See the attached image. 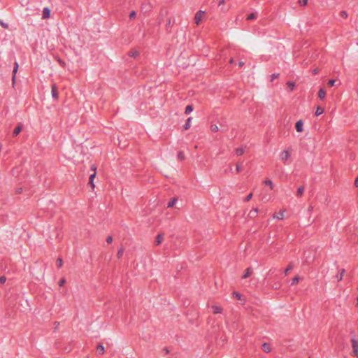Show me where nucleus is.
Wrapping results in <instances>:
<instances>
[{"label": "nucleus", "mask_w": 358, "mask_h": 358, "mask_svg": "<svg viewBox=\"0 0 358 358\" xmlns=\"http://www.w3.org/2000/svg\"><path fill=\"white\" fill-rule=\"evenodd\" d=\"M326 92L323 88H320L318 91V97L321 100L324 99L325 98Z\"/></svg>", "instance_id": "nucleus-15"}, {"label": "nucleus", "mask_w": 358, "mask_h": 358, "mask_svg": "<svg viewBox=\"0 0 358 358\" xmlns=\"http://www.w3.org/2000/svg\"><path fill=\"white\" fill-rule=\"evenodd\" d=\"M224 3H225L224 0H221V1H220L218 5H219V6H220L224 4Z\"/></svg>", "instance_id": "nucleus-50"}, {"label": "nucleus", "mask_w": 358, "mask_h": 358, "mask_svg": "<svg viewBox=\"0 0 358 358\" xmlns=\"http://www.w3.org/2000/svg\"><path fill=\"white\" fill-rule=\"evenodd\" d=\"M96 351L98 352L99 354L100 355H102L105 352V348H104V346L101 344H99L97 346H96Z\"/></svg>", "instance_id": "nucleus-16"}, {"label": "nucleus", "mask_w": 358, "mask_h": 358, "mask_svg": "<svg viewBox=\"0 0 358 358\" xmlns=\"http://www.w3.org/2000/svg\"><path fill=\"white\" fill-rule=\"evenodd\" d=\"M89 184L91 185V187H92V189H94V187H95V185H94V180H92V181H91V180H89Z\"/></svg>", "instance_id": "nucleus-47"}, {"label": "nucleus", "mask_w": 358, "mask_h": 358, "mask_svg": "<svg viewBox=\"0 0 358 358\" xmlns=\"http://www.w3.org/2000/svg\"><path fill=\"white\" fill-rule=\"evenodd\" d=\"M136 12H135L134 10H132V11L130 13V14H129V18H130V19H133V18H134V17H136Z\"/></svg>", "instance_id": "nucleus-40"}, {"label": "nucleus", "mask_w": 358, "mask_h": 358, "mask_svg": "<svg viewBox=\"0 0 358 358\" xmlns=\"http://www.w3.org/2000/svg\"><path fill=\"white\" fill-rule=\"evenodd\" d=\"M312 210H313V207H312V206H310V207L308 208V210H309V211H311Z\"/></svg>", "instance_id": "nucleus-57"}, {"label": "nucleus", "mask_w": 358, "mask_h": 358, "mask_svg": "<svg viewBox=\"0 0 358 358\" xmlns=\"http://www.w3.org/2000/svg\"><path fill=\"white\" fill-rule=\"evenodd\" d=\"M124 252V249L122 248H120L117 253V258H121Z\"/></svg>", "instance_id": "nucleus-29"}, {"label": "nucleus", "mask_w": 358, "mask_h": 358, "mask_svg": "<svg viewBox=\"0 0 358 358\" xmlns=\"http://www.w3.org/2000/svg\"><path fill=\"white\" fill-rule=\"evenodd\" d=\"M22 124H19L14 129L13 132V136L15 137V136H17L22 131Z\"/></svg>", "instance_id": "nucleus-10"}, {"label": "nucleus", "mask_w": 358, "mask_h": 358, "mask_svg": "<svg viewBox=\"0 0 358 358\" xmlns=\"http://www.w3.org/2000/svg\"><path fill=\"white\" fill-rule=\"evenodd\" d=\"M193 110V107L191 105H187L185 108V114H189Z\"/></svg>", "instance_id": "nucleus-23"}, {"label": "nucleus", "mask_w": 358, "mask_h": 358, "mask_svg": "<svg viewBox=\"0 0 358 358\" xmlns=\"http://www.w3.org/2000/svg\"><path fill=\"white\" fill-rule=\"evenodd\" d=\"M335 83H336V80H333V79L329 80L328 81V85H329V87H333V86L334 85Z\"/></svg>", "instance_id": "nucleus-35"}, {"label": "nucleus", "mask_w": 358, "mask_h": 358, "mask_svg": "<svg viewBox=\"0 0 358 358\" xmlns=\"http://www.w3.org/2000/svg\"><path fill=\"white\" fill-rule=\"evenodd\" d=\"M50 16V10L48 7L44 8L42 13V17L43 19L49 18Z\"/></svg>", "instance_id": "nucleus-6"}, {"label": "nucleus", "mask_w": 358, "mask_h": 358, "mask_svg": "<svg viewBox=\"0 0 358 358\" xmlns=\"http://www.w3.org/2000/svg\"><path fill=\"white\" fill-rule=\"evenodd\" d=\"M323 113H324V108L320 106H318L315 111V115L319 116V115H322Z\"/></svg>", "instance_id": "nucleus-22"}, {"label": "nucleus", "mask_w": 358, "mask_h": 358, "mask_svg": "<svg viewBox=\"0 0 358 358\" xmlns=\"http://www.w3.org/2000/svg\"><path fill=\"white\" fill-rule=\"evenodd\" d=\"M56 264H57V266L58 268H61L62 266V264H63L62 259V258H58L57 259Z\"/></svg>", "instance_id": "nucleus-31"}, {"label": "nucleus", "mask_w": 358, "mask_h": 358, "mask_svg": "<svg viewBox=\"0 0 358 358\" xmlns=\"http://www.w3.org/2000/svg\"><path fill=\"white\" fill-rule=\"evenodd\" d=\"M234 295H235L238 300H240L241 298V294L238 292H234Z\"/></svg>", "instance_id": "nucleus-44"}, {"label": "nucleus", "mask_w": 358, "mask_h": 358, "mask_svg": "<svg viewBox=\"0 0 358 358\" xmlns=\"http://www.w3.org/2000/svg\"><path fill=\"white\" fill-rule=\"evenodd\" d=\"M0 24L5 29H8V24L6 23H4L3 22H2L1 20H0Z\"/></svg>", "instance_id": "nucleus-41"}, {"label": "nucleus", "mask_w": 358, "mask_h": 358, "mask_svg": "<svg viewBox=\"0 0 358 358\" xmlns=\"http://www.w3.org/2000/svg\"><path fill=\"white\" fill-rule=\"evenodd\" d=\"M211 308H212L213 313L214 314L222 313V310H223V308L221 306H217V305L212 306Z\"/></svg>", "instance_id": "nucleus-5"}, {"label": "nucleus", "mask_w": 358, "mask_h": 358, "mask_svg": "<svg viewBox=\"0 0 358 358\" xmlns=\"http://www.w3.org/2000/svg\"><path fill=\"white\" fill-rule=\"evenodd\" d=\"M129 56V57H137L138 55H139V52L138 51H130L129 53H128Z\"/></svg>", "instance_id": "nucleus-26"}, {"label": "nucleus", "mask_w": 358, "mask_h": 358, "mask_svg": "<svg viewBox=\"0 0 358 358\" xmlns=\"http://www.w3.org/2000/svg\"><path fill=\"white\" fill-rule=\"evenodd\" d=\"M171 18H168L167 19V22H166V27H169L171 26Z\"/></svg>", "instance_id": "nucleus-48"}, {"label": "nucleus", "mask_w": 358, "mask_h": 358, "mask_svg": "<svg viewBox=\"0 0 358 358\" xmlns=\"http://www.w3.org/2000/svg\"><path fill=\"white\" fill-rule=\"evenodd\" d=\"M65 282H66L65 278L60 279V280L59 282V287H62L64 285Z\"/></svg>", "instance_id": "nucleus-39"}, {"label": "nucleus", "mask_w": 358, "mask_h": 358, "mask_svg": "<svg viewBox=\"0 0 358 358\" xmlns=\"http://www.w3.org/2000/svg\"><path fill=\"white\" fill-rule=\"evenodd\" d=\"M262 350H263L265 352H266V353L270 352H271V348L270 345H269L268 343H263V344H262Z\"/></svg>", "instance_id": "nucleus-14"}, {"label": "nucleus", "mask_w": 358, "mask_h": 358, "mask_svg": "<svg viewBox=\"0 0 358 358\" xmlns=\"http://www.w3.org/2000/svg\"><path fill=\"white\" fill-rule=\"evenodd\" d=\"M57 61L58 62V63L62 66V67H64L65 65H66V63L65 62H64L62 59H61L59 57H57L56 58Z\"/></svg>", "instance_id": "nucleus-33"}, {"label": "nucleus", "mask_w": 358, "mask_h": 358, "mask_svg": "<svg viewBox=\"0 0 358 358\" xmlns=\"http://www.w3.org/2000/svg\"><path fill=\"white\" fill-rule=\"evenodd\" d=\"M308 3V0H299V3L301 6H306Z\"/></svg>", "instance_id": "nucleus-36"}, {"label": "nucleus", "mask_w": 358, "mask_h": 358, "mask_svg": "<svg viewBox=\"0 0 358 358\" xmlns=\"http://www.w3.org/2000/svg\"><path fill=\"white\" fill-rule=\"evenodd\" d=\"M283 215H284V212L283 211H280L279 212V213L278 215H273V217L274 219H278V220H282L283 219Z\"/></svg>", "instance_id": "nucleus-21"}, {"label": "nucleus", "mask_w": 358, "mask_h": 358, "mask_svg": "<svg viewBox=\"0 0 358 358\" xmlns=\"http://www.w3.org/2000/svg\"><path fill=\"white\" fill-rule=\"evenodd\" d=\"M164 239V234H159L157 237H156V240H155V244L157 245H159L162 243V241Z\"/></svg>", "instance_id": "nucleus-13"}, {"label": "nucleus", "mask_w": 358, "mask_h": 358, "mask_svg": "<svg viewBox=\"0 0 358 358\" xmlns=\"http://www.w3.org/2000/svg\"><path fill=\"white\" fill-rule=\"evenodd\" d=\"M345 273V270L342 268L339 271V273L335 276L338 281L342 280L344 273Z\"/></svg>", "instance_id": "nucleus-11"}, {"label": "nucleus", "mask_w": 358, "mask_h": 358, "mask_svg": "<svg viewBox=\"0 0 358 358\" xmlns=\"http://www.w3.org/2000/svg\"><path fill=\"white\" fill-rule=\"evenodd\" d=\"M204 15H205V12L203 10H199L196 13V15L194 16V22H195L196 24L199 25L200 24Z\"/></svg>", "instance_id": "nucleus-1"}, {"label": "nucleus", "mask_w": 358, "mask_h": 358, "mask_svg": "<svg viewBox=\"0 0 358 358\" xmlns=\"http://www.w3.org/2000/svg\"><path fill=\"white\" fill-rule=\"evenodd\" d=\"M352 343V347L353 350V355L355 356L358 355V341L355 338H352L351 339Z\"/></svg>", "instance_id": "nucleus-2"}, {"label": "nucleus", "mask_w": 358, "mask_h": 358, "mask_svg": "<svg viewBox=\"0 0 358 358\" xmlns=\"http://www.w3.org/2000/svg\"><path fill=\"white\" fill-rule=\"evenodd\" d=\"M303 192H304V187L303 186L299 187L297 189V192H296L297 196L301 197L303 194Z\"/></svg>", "instance_id": "nucleus-18"}, {"label": "nucleus", "mask_w": 358, "mask_h": 358, "mask_svg": "<svg viewBox=\"0 0 358 358\" xmlns=\"http://www.w3.org/2000/svg\"><path fill=\"white\" fill-rule=\"evenodd\" d=\"M18 67H19L18 63L17 62H15L14 63V68H13V78H12V80H13V83H15V76H16V73L17 72Z\"/></svg>", "instance_id": "nucleus-7"}, {"label": "nucleus", "mask_w": 358, "mask_h": 358, "mask_svg": "<svg viewBox=\"0 0 358 358\" xmlns=\"http://www.w3.org/2000/svg\"><path fill=\"white\" fill-rule=\"evenodd\" d=\"M341 15L346 17H347V13L345 11H342L341 12Z\"/></svg>", "instance_id": "nucleus-51"}, {"label": "nucleus", "mask_w": 358, "mask_h": 358, "mask_svg": "<svg viewBox=\"0 0 358 358\" xmlns=\"http://www.w3.org/2000/svg\"><path fill=\"white\" fill-rule=\"evenodd\" d=\"M178 199L175 197L172 198L171 200L168 203L167 207L168 208H172L176 203L177 202Z\"/></svg>", "instance_id": "nucleus-19"}, {"label": "nucleus", "mask_w": 358, "mask_h": 358, "mask_svg": "<svg viewBox=\"0 0 358 358\" xmlns=\"http://www.w3.org/2000/svg\"><path fill=\"white\" fill-rule=\"evenodd\" d=\"M288 88L290 91H292L295 87V83L294 82H288L287 83Z\"/></svg>", "instance_id": "nucleus-27"}, {"label": "nucleus", "mask_w": 358, "mask_h": 358, "mask_svg": "<svg viewBox=\"0 0 358 358\" xmlns=\"http://www.w3.org/2000/svg\"><path fill=\"white\" fill-rule=\"evenodd\" d=\"M236 171L237 173H239V172H241L242 171L241 167L238 164L236 165Z\"/></svg>", "instance_id": "nucleus-45"}, {"label": "nucleus", "mask_w": 358, "mask_h": 358, "mask_svg": "<svg viewBox=\"0 0 358 358\" xmlns=\"http://www.w3.org/2000/svg\"><path fill=\"white\" fill-rule=\"evenodd\" d=\"M243 65H244V62H238V66H239L240 67L243 66Z\"/></svg>", "instance_id": "nucleus-54"}, {"label": "nucleus", "mask_w": 358, "mask_h": 358, "mask_svg": "<svg viewBox=\"0 0 358 358\" xmlns=\"http://www.w3.org/2000/svg\"><path fill=\"white\" fill-rule=\"evenodd\" d=\"M299 279L300 278H299V276H297V275L295 276L294 278H292L291 285H294L297 284L299 282Z\"/></svg>", "instance_id": "nucleus-28"}, {"label": "nucleus", "mask_w": 358, "mask_h": 358, "mask_svg": "<svg viewBox=\"0 0 358 358\" xmlns=\"http://www.w3.org/2000/svg\"><path fill=\"white\" fill-rule=\"evenodd\" d=\"M96 176V172H94V173L91 174L90 176V180H94V178H95Z\"/></svg>", "instance_id": "nucleus-46"}, {"label": "nucleus", "mask_w": 358, "mask_h": 358, "mask_svg": "<svg viewBox=\"0 0 358 358\" xmlns=\"http://www.w3.org/2000/svg\"><path fill=\"white\" fill-rule=\"evenodd\" d=\"M178 159L180 161H183L185 159V155L182 151H179L178 153Z\"/></svg>", "instance_id": "nucleus-25"}, {"label": "nucleus", "mask_w": 358, "mask_h": 358, "mask_svg": "<svg viewBox=\"0 0 358 358\" xmlns=\"http://www.w3.org/2000/svg\"><path fill=\"white\" fill-rule=\"evenodd\" d=\"M6 281V278L5 276L0 277V283L3 284Z\"/></svg>", "instance_id": "nucleus-42"}, {"label": "nucleus", "mask_w": 358, "mask_h": 358, "mask_svg": "<svg viewBox=\"0 0 358 358\" xmlns=\"http://www.w3.org/2000/svg\"><path fill=\"white\" fill-rule=\"evenodd\" d=\"M51 93L52 96L54 99H58V93H57V88L55 84H53L51 87Z\"/></svg>", "instance_id": "nucleus-4"}, {"label": "nucleus", "mask_w": 358, "mask_h": 358, "mask_svg": "<svg viewBox=\"0 0 358 358\" xmlns=\"http://www.w3.org/2000/svg\"><path fill=\"white\" fill-rule=\"evenodd\" d=\"M257 17V15L255 13H251L247 17L248 20H252Z\"/></svg>", "instance_id": "nucleus-34"}, {"label": "nucleus", "mask_w": 358, "mask_h": 358, "mask_svg": "<svg viewBox=\"0 0 358 358\" xmlns=\"http://www.w3.org/2000/svg\"><path fill=\"white\" fill-rule=\"evenodd\" d=\"M192 118L191 117H188V119L187 120V121H186V122H185V125H184V129H185V130H187V129H189L190 128V127H191V120H192Z\"/></svg>", "instance_id": "nucleus-17"}, {"label": "nucleus", "mask_w": 358, "mask_h": 358, "mask_svg": "<svg viewBox=\"0 0 358 358\" xmlns=\"http://www.w3.org/2000/svg\"><path fill=\"white\" fill-rule=\"evenodd\" d=\"M357 304H358V297H357Z\"/></svg>", "instance_id": "nucleus-58"}, {"label": "nucleus", "mask_w": 358, "mask_h": 358, "mask_svg": "<svg viewBox=\"0 0 358 358\" xmlns=\"http://www.w3.org/2000/svg\"><path fill=\"white\" fill-rule=\"evenodd\" d=\"M234 59H230V61H229L230 64H233V63H234Z\"/></svg>", "instance_id": "nucleus-56"}, {"label": "nucleus", "mask_w": 358, "mask_h": 358, "mask_svg": "<svg viewBox=\"0 0 358 358\" xmlns=\"http://www.w3.org/2000/svg\"><path fill=\"white\" fill-rule=\"evenodd\" d=\"M235 152L237 155L241 156L243 155V153L245 152V150L243 148H238L235 150Z\"/></svg>", "instance_id": "nucleus-20"}, {"label": "nucleus", "mask_w": 358, "mask_h": 358, "mask_svg": "<svg viewBox=\"0 0 358 358\" xmlns=\"http://www.w3.org/2000/svg\"><path fill=\"white\" fill-rule=\"evenodd\" d=\"M318 72H319V69H315L313 70L312 73L313 75H316Z\"/></svg>", "instance_id": "nucleus-49"}, {"label": "nucleus", "mask_w": 358, "mask_h": 358, "mask_svg": "<svg viewBox=\"0 0 358 358\" xmlns=\"http://www.w3.org/2000/svg\"><path fill=\"white\" fill-rule=\"evenodd\" d=\"M210 129H211V131H212L213 132H217V131H218L219 128H218L217 125H216V124H213V125H211V127H210Z\"/></svg>", "instance_id": "nucleus-32"}, {"label": "nucleus", "mask_w": 358, "mask_h": 358, "mask_svg": "<svg viewBox=\"0 0 358 358\" xmlns=\"http://www.w3.org/2000/svg\"><path fill=\"white\" fill-rule=\"evenodd\" d=\"M106 242L108 243H111L113 242V237L111 236H108L106 238Z\"/></svg>", "instance_id": "nucleus-43"}, {"label": "nucleus", "mask_w": 358, "mask_h": 358, "mask_svg": "<svg viewBox=\"0 0 358 358\" xmlns=\"http://www.w3.org/2000/svg\"><path fill=\"white\" fill-rule=\"evenodd\" d=\"M309 358H310V357H309Z\"/></svg>", "instance_id": "nucleus-59"}, {"label": "nucleus", "mask_w": 358, "mask_h": 358, "mask_svg": "<svg viewBox=\"0 0 358 358\" xmlns=\"http://www.w3.org/2000/svg\"><path fill=\"white\" fill-rule=\"evenodd\" d=\"M252 272H253V270L251 267L248 268L245 271V273L242 276V278H243V279L248 278V277H250L252 275Z\"/></svg>", "instance_id": "nucleus-9"}, {"label": "nucleus", "mask_w": 358, "mask_h": 358, "mask_svg": "<svg viewBox=\"0 0 358 358\" xmlns=\"http://www.w3.org/2000/svg\"><path fill=\"white\" fill-rule=\"evenodd\" d=\"M303 122L301 120H298L296 122L295 128L297 132H302L303 131Z\"/></svg>", "instance_id": "nucleus-3"}, {"label": "nucleus", "mask_w": 358, "mask_h": 358, "mask_svg": "<svg viewBox=\"0 0 358 358\" xmlns=\"http://www.w3.org/2000/svg\"><path fill=\"white\" fill-rule=\"evenodd\" d=\"M292 268H293V265H292V264H289L288 265V266L285 268V271H284L285 274V275H287V274L288 273V272H289V271H291Z\"/></svg>", "instance_id": "nucleus-30"}, {"label": "nucleus", "mask_w": 358, "mask_h": 358, "mask_svg": "<svg viewBox=\"0 0 358 358\" xmlns=\"http://www.w3.org/2000/svg\"><path fill=\"white\" fill-rule=\"evenodd\" d=\"M252 197V193H250L245 198V202H248L249 201Z\"/></svg>", "instance_id": "nucleus-38"}, {"label": "nucleus", "mask_w": 358, "mask_h": 358, "mask_svg": "<svg viewBox=\"0 0 358 358\" xmlns=\"http://www.w3.org/2000/svg\"><path fill=\"white\" fill-rule=\"evenodd\" d=\"M355 186L358 187V177L355 180Z\"/></svg>", "instance_id": "nucleus-52"}, {"label": "nucleus", "mask_w": 358, "mask_h": 358, "mask_svg": "<svg viewBox=\"0 0 358 358\" xmlns=\"http://www.w3.org/2000/svg\"><path fill=\"white\" fill-rule=\"evenodd\" d=\"M264 182L265 185H268L271 189H273V182L271 180L266 179Z\"/></svg>", "instance_id": "nucleus-24"}, {"label": "nucleus", "mask_w": 358, "mask_h": 358, "mask_svg": "<svg viewBox=\"0 0 358 358\" xmlns=\"http://www.w3.org/2000/svg\"><path fill=\"white\" fill-rule=\"evenodd\" d=\"M91 169H92V171H94V172H96V167L95 166V165H92V166H91Z\"/></svg>", "instance_id": "nucleus-53"}, {"label": "nucleus", "mask_w": 358, "mask_h": 358, "mask_svg": "<svg viewBox=\"0 0 358 358\" xmlns=\"http://www.w3.org/2000/svg\"><path fill=\"white\" fill-rule=\"evenodd\" d=\"M290 157V154L287 150H284L280 155V159L282 161H287Z\"/></svg>", "instance_id": "nucleus-8"}, {"label": "nucleus", "mask_w": 358, "mask_h": 358, "mask_svg": "<svg viewBox=\"0 0 358 358\" xmlns=\"http://www.w3.org/2000/svg\"><path fill=\"white\" fill-rule=\"evenodd\" d=\"M279 77V73H273L271 75V81H273L275 79L278 78Z\"/></svg>", "instance_id": "nucleus-37"}, {"label": "nucleus", "mask_w": 358, "mask_h": 358, "mask_svg": "<svg viewBox=\"0 0 358 358\" xmlns=\"http://www.w3.org/2000/svg\"><path fill=\"white\" fill-rule=\"evenodd\" d=\"M22 188H19V189H17L16 192L17 194H20L22 192Z\"/></svg>", "instance_id": "nucleus-55"}, {"label": "nucleus", "mask_w": 358, "mask_h": 358, "mask_svg": "<svg viewBox=\"0 0 358 358\" xmlns=\"http://www.w3.org/2000/svg\"><path fill=\"white\" fill-rule=\"evenodd\" d=\"M257 213H258V208H255L252 210L250 211L248 216L250 218H255L257 215Z\"/></svg>", "instance_id": "nucleus-12"}]
</instances>
